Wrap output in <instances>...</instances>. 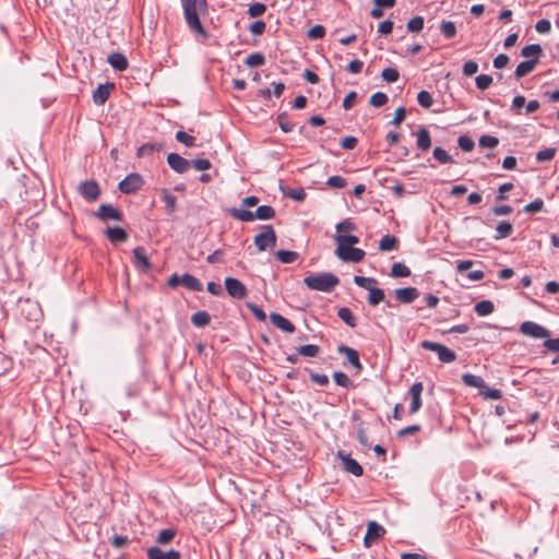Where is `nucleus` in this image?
<instances>
[{
  "label": "nucleus",
  "instance_id": "obj_26",
  "mask_svg": "<svg viewBox=\"0 0 559 559\" xmlns=\"http://www.w3.org/2000/svg\"><path fill=\"white\" fill-rule=\"evenodd\" d=\"M180 280L181 284L192 292H201L203 289L202 283L189 273L181 275Z\"/></svg>",
  "mask_w": 559,
  "mask_h": 559
},
{
  "label": "nucleus",
  "instance_id": "obj_6",
  "mask_svg": "<svg viewBox=\"0 0 559 559\" xmlns=\"http://www.w3.org/2000/svg\"><path fill=\"white\" fill-rule=\"evenodd\" d=\"M144 185V180L140 174L132 173L119 182V190L122 193L131 194L139 191Z\"/></svg>",
  "mask_w": 559,
  "mask_h": 559
},
{
  "label": "nucleus",
  "instance_id": "obj_42",
  "mask_svg": "<svg viewBox=\"0 0 559 559\" xmlns=\"http://www.w3.org/2000/svg\"><path fill=\"white\" fill-rule=\"evenodd\" d=\"M264 62H265V58H264V55L261 52H253V53L249 55L245 60V64L248 66L249 68H255V67L263 66Z\"/></svg>",
  "mask_w": 559,
  "mask_h": 559
},
{
  "label": "nucleus",
  "instance_id": "obj_57",
  "mask_svg": "<svg viewBox=\"0 0 559 559\" xmlns=\"http://www.w3.org/2000/svg\"><path fill=\"white\" fill-rule=\"evenodd\" d=\"M457 144L459 147L464 152H471L475 146L474 141L467 135L459 136Z\"/></svg>",
  "mask_w": 559,
  "mask_h": 559
},
{
  "label": "nucleus",
  "instance_id": "obj_9",
  "mask_svg": "<svg viewBox=\"0 0 559 559\" xmlns=\"http://www.w3.org/2000/svg\"><path fill=\"white\" fill-rule=\"evenodd\" d=\"M519 331L526 336L533 337V338H546L549 337L550 333L549 331L537 324L533 321H525L520 325Z\"/></svg>",
  "mask_w": 559,
  "mask_h": 559
},
{
  "label": "nucleus",
  "instance_id": "obj_7",
  "mask_svg": "<svg viewBox=\"0 0 559 559\" xmlns=\"http://www.w3.org/2000/svg\"><path fill=\"white\" fill-rule=\"evenodd\" d=\"M81 197L87 202H95L100 195V188L95 180H85L78 187Z\"/></svg>",
  "mask_w": 559,
  "mask_h": 559
},
{
  "label": "nucleus",
  "instance_id": "obj_35",
  "mask_svg": "<svg viewBox=\"0 0 559 559\" xmlns=\"http://www.w3.org/2000/svg\"><path fill=\"white\" fill-rule=\"evenodd\" d=\"M495 306L490 300H481L475 305V311L480 317L489 316L493 312Z\"/></svg>",
  "mask_w": 559,
  "mask_h": 559
},
{
  "label": "nucleus",
  "instance_id": "obj_43",
  "mask_svg": "<svg viewBox=\"0 0 559 559\" xmlns=\"http://www.w3.org/2000/svg\"><path fill=\"white\" fill-rule=\"evenodd\" d=\"M432 155L440 164H453L454 163L452 156L449 155L448 152L440 146H437L433 148Z\"/></svg>",
  "mask_w": 559,
  "mask_h": 559
},
{
  "label": "nucleus",
  "instance_id": "obj_47",
  "mask_svg": "<svg viewBox=\"0 0 559 559\" xmlns=\"http://www.w3.org/2000/svg\"><path fill=\"white\" fill-rule=\"evenodd\" d=\"M354 283L361 288L370 290L371 288L374 287L373 285L377 283V280L373 277H365V276L356 275V276H354Z\"/></svg>",
  "mask_w": 559,
  "mask_h": 559
},
{
  "label": "nucleus",
  "instance_id": "obj_31",
  "mask_svg": "<svg viewBox=\"0 0 559 559\" xmlns=\"http://www.w3.org/2000/svg\"><path fill=\"white\" fill-rule=\"evenodd\" d=\"M399 240L395 236L385 235L379 241V249L381 251H392L397 248Z\"/></svg>",
  "mask_w": 559,
  "mask_h": 559
},
{
  "label": "nucleus",
  "instance_id": "obj_20",
  "mask_svg": "<svg viewBox=\"0 0 559 559\" xmlns=\"http://www.w3.org/2000/svg\"><path fill=\"white\" fill-rule=\"evenodd\" d=\"M337 352L341 354H345L347 361L354 366L358 371L362 370V365L359 360V354L356 349L348 347L346 345H341L337 348Z\"/></svg>",
  "mask_w": 559,
  "mask_h": 559
},
{
  "label": "nucleus",
  "instance_id": "obj_3",
  "mask_svg": "<svg viewBox=\"0 0 559 559\" xmlns=\"http://www.w3.org/2000/svg\"><path fill=\"white\" fill-rule=\"evenodd\" d=\"M276 234L271 225H264L260 234L254 237V245L260 251L274 248L276 246Z\"/></svg>",
  "mask_w": 559,
  "mask_h": 559
},
{
  "label": "nucleus",
  "instance_id": "obj_59",
  "mask_svg": "<svg viewBox=\"0 0 559 559\" xmlns=\"http://www.w3.org/2000/svg\"><path fill=\"white\" fill-rule=\"evenodd\" d=\"M543 207H544V201L540 198H537L536 200H534L533 202H531L524 206V212L528 213V214L537 213V212H540L543 210Z\"/></svg>",
  "mask_w": 559,
  "mask_h": 559
},
{
  "label": "nucleus",
  "instance_id": "obj_52",
  "mask_svg": "<svg viewBox=\"0 0 559 559\" xmlns=\"http://www.w3.org/2000/svg\"><path fill=\"white\" fill-rule=\"evenodd\" d=\"M388 100H389V98H388L386 94H384L382 92H377V93L372 94L369 103L371 106L379 108V107L384 106L388 103Z\"/></svg>",
  "mask_w": 559,
  "mask_h": 559
},
{
  "label": "nucleus",
  "instance_id": "obj_15",
  "mask_svg": "<svg viewBox=\"0 0 559 559\" xmlns=\"http://www.w3.org/2000/svg\"><path fill=\"white\" fill-rule=\"evenodd\" d=\"M181 555L178 550H163L157 546L147 549V559H180Z\"/></svg>",
  "mask_w": 559,
  "mask_h": 559
},
{
  "label": "nucleus",
  "instance_id": "obj_44",
  "mask_svg": "<svg viewBox=\"0 0 559 559\" xmlns=\"http://www.w3.org/2000/svg\"><path fill=\"white\" fill-rule=\"evenodd\" d=\"M440 31L445 38H453L456 35L455 23L452 21H443L440 24Z\"/></svg>",
  "mask_w": 559,
  "mask_h": 559
},
{
  "label": "nucleus",
  "instance_id": "obj_50",
  "mask_svg": "<svg viewBox=\"0 0 559 559\" xmlns=\"http://www.w3.org/2000/svg\"><path fill=\"white\" fill-rule=\"evenodd\" d=\"M333 380L334 382L342 386V388H350L353 385L350 379L348 378V376L346 373H344L343 371H335L333 373Z\"/></svg>",
  "mask_w": 559,
  "mask_h": 559
},
{
  "label": "nucleus",
  "instance_id": "obj_58",
  "mask_svg": "<svg viewBox=\"0 0 559 559\" xmlns=\"http://www.w3.org/2000/svg\"><path fill=\"white\" fill-rule=\"evenodd\" d=\"M265 11H266L265 4H263L261 2H254V3L250 4V7L248 9V14L251 17H258V16H261Z\"/></svg>",
  "mask_w": 559,
  "mask_h": 559
},
{
  "label": "nucleus",
  "instance_id": "obj_16",
  "mask_svg": "<svg viewBox=\"0 0 559 559\" xmlns=\"http://www.w3.org/2000/svg\"><path fill=\"white\" fill-rule=\"evenodd\" d=\"M115 88L112 83L99 84L93 92V102L96 105H104L110 96L111 91Z\"/></svg>",
  "mask_w": 559,
  "mask_h": 559
},
{
  "label": "nucleus",
  "instance_id": "obj_27",
  "mask_svg": "<svg viewBox=\"0 0 559 559\" xmlns=\"http://www.w3.org/2000/svg\"><path fill=\"white\" fill-rule=\"evenodd\" d=\"M543 50L540 45L538 44H531L522 48L521 56L528 59H536L537 62L539 61V57L542 56Z\"/></svg>",
  "mask_w": 559,
  "mask_h": 559
},
{
  "label": "nucleus",
  "instance_id": "obj_49",
  "mask_svg": "<svg viewBox=\"0 0 559 559\" xmlns=\"http://www.w3.org/2000/svg\"><path fill=\"white\" fill-rule=\"evenodd\" d=\"M479 146L484 148H495L499 144V139L493 135L485 134L479 138Z\"/></svg>",
  "mask_w": 559,
  "mask_h": 559
},
{
  "label": "nucleus",
  "instance_id": "obj_40",
  "mask_svg": "<svg viewBox=\"0 0 559 559\" xmlns=\"http://www.w3.org/2000/svg\"><path fill=\"white\" fill-rule=\"evenodd\" d=\"M384 300V292L381 288L373 287L369 290L368 304L370 306H377Z\"/></svg>",
  "mask_w": 559,
  "mask_h": 559
},
{
  "label": "nucleus",
  "instance_id": "obj_46",
  "mask_svg": "<svg viewBox=\"0 0 559 559\" xmlns=\"http://www.w3.org/2000/svg\"><path fill=\"white\" fill-rule=\"evenodd\" d=\"M277 123L281 130L285 133L292 132L294 130L295 124L290 121L287 114L283 112L277 116Z\"/></svg>",
  "mask_w": 559,
  "mask_h": 559
},
{
  "label": "nucleus",
  "instance_id": "obj_62",
  "mask_svg": "<svg viewBox=\"0 0 559 559\" xmlns=\"http://www.w3.org/2000/svg\"><path fill=\"white\" fill-rule=\"evenodd\" d=\"M406 114H407V111H406L405 107L401 106V107L396 108V110L394 112V117L390 123L392 126L399 127L404 121Z\"/></svg>",
  "mask_w": 559,
  "mask_h": 559
},
{
  "label": "nucleus",
  "instance_id": "obj_64",
  "mask_svg": "<svg viewBox=\"0 0 559 559\" xmlns=\"http://www.w3.org/2000/svg\"><path fill=\"white\" fill-rule=\"evenodd\" d=\"M309 376H310L311 381L320 386H325L329 384L330 380L326 374L310 371Z\"/></svg>",
  "mask_w": 559,
  "mask_h": 559
},
{
  "label": "nucleus",
  "instance_id": "obj_54",
  "mask_svg": "<svg viewBox=\"0 0 559 559\" xmlns=\"http://www.w3.org/2000/svg\"><path fill=\"white\" fill-rule=\"evenodd\" d=\"M381 76L388 83H394L399 80L400 73L394 68H385V69H383Z\"/></svg>",
  "mask_w": 559,
  "mask_h": 559
},
{
  "label": "nucleus",
  "instance_id": "obj_33",
  "mask_svg": "<svg viewBox=\"0 0 559 559\" xmlns=\"http://www.w3.org/2000/svg\"><path fill=\"white\" fill-rule=\"evenodd\" d=\"M230 215L241 222H252L254 221V214L253 212L245 209H231L229 211Z\"/></svg>",
  "mask_w": 559,
  "mask_h": 559
},
{
  "label": "nucleus",
  "instance_id": "obj_45",
  "mask_svg": "<svg viewBox=\"0 0 559 559\" xmlns=\"http://www.w3.org/2000/svg\"><path fill=\"white\" fill-rule=\"evenodd\" d=\"M411 274V270L403 263L396 262L391 267L390 275L393 277H406Z\"/></svg>",
  "mask_w": 559,
  "mask_h": 559
},
{
  "label": "nucleus",
  "instance_id": "obj_32",
  "mask_svg": "<svg viewBox=\"0 0 559 559\" xmlns=\"http://www.w3.org/2000/svg\"><path fill=\"white\" fill-rule=\"evenodd\" d=\"M254 219H272L275 216V210L270 205H261L254 212Z\"/></svg>",
  "mask_w": 559,
  "mask_h": 559
},
{
  "label": "nucleus",
  "instance_id": "obj_61",
  "mask_svg": "<svg viewBox=\"0 0 559 559\" xmlns=\"http://www.w3.org/2000/svg\"><path fill=\"white\" fill-rule=\"evenodd\" d=\"M325 35L324 26L317 24L308 31V37L310 39H321Z\"/></svg>",
  "mask_w": 559,
  "mask_h": 559
},
{
  "label": "nucleus",
  "instance_id": "obj_63",
  "mask_svg": "<svg viewBox=\"0 0 559 559\" xmlns=\"http://www.w3.org/2000/svg\"><path fill=\"white\" fill-rule=\"evenodd\" d=\"M326 185L331 188L342 189L346 187L347 181L341 176H332L328 179Z\"/></svg>",
  "mask_w": 559,
  "mask_h": 559
},
{
  "label": "nucleus",
  "instance_id": "obj_14",
  "mask_svg": "<svg viewBox=\"0 0 559 559\" xmlns=\"http://www.w3.org/2000/svg\"><path fill=\"white\" fill-rule=\"evenodd\" d=\"M385 534V528L374 521L368 523L367 533L364 538L366 547H370L371 543Z\"/></svg>",
  "mask_w": 559,
  "mask_h": 559
},
{
  "label": "nucleus",
  "instance_id": "obj_18",
  "mask_svg": "<svg viewBox=\"0 0 559 559\" xmlns=\"http://www.w3.org/2000/svg\"><path fill=\"white\" fill-rule=\"evenodd\" d=\"M133 264L140 271L150 270L151 263L143 247H136L133 249Z\"/></svg>",
  "mask_w": 559,
  "mask_h": 559
},
{
  "label": "nucleus",
  "instance_id": "obj_21",
  "mask_svg": "<svg viewBox=\"0 0 559 559\" xmlns=\"http://www.w3.org/2000/svg\"><path fill=\"white\" fill-rule=\"evenodd\" d=\"M105 235L112 243H120L128 240V233L121 227H108Z\"/></svg>",
  "mask_w": 559,
  "mask_h": 559
},
{
  "label": "nucleus",
  "instance_id": "obj_38",
  "mask_svg": "<svg viewBox=\"0 0 559 559\" xmlns=\"http://www.w3.org/2000/svg\"><path fill=\"white\" fill-rule=\"evenodd\" d=\"M275 255L282 263L285 264L294 263L299 257L298 252L288 250H278L276 251Z\"/></svg>",
  "mask_w": 559,
  "mask_h": 559
},
{
  "label": "nucleus",
  "instance_id": "obj_10",
  "mask_svg": "<svg viewBox=\"0 0 559 559\" xmlns=\"http://www.w3.org/2000/svg\"><path fill=\"white\" fill-rule=\"evenodd\" d=\"M336 456L340 459L343 469L347 473L353 474L356 477H359L364 474L362 466L349 454L340 450Z\"/></svg>",
  "mask_w": 559,
  "mask_h": 559
},
{
  "label": "nucleus",
  "instance_id": "obj_36",
  "mask_svg": "<svg viewBox=\"0 0 559 559\" xmlns=\"http://www.w3.org/2000/svg\"><path fill=\"white\" fill-rule=\"evenodd\" d=\"M497 235L495 236L496 240L503 239L509 237L513 231V226L509 222H500L496 228Z\"/></svg>",
  "mask_w": 559,
  "mask_h": 559
},
{
  "label": "nucleus",
  "instance_id": "obj_24",
  "mask_svg": "<svg viewBox=\"0 0 559 559\" xmlns=\"http://www.w3.org/2000/svg\"><path fill=\"white\" fill-rule=\"evenodd\" d=\"M107 61L115 70L118 71H124L129 66L126 56L120 52H112L108 56Z\"/></svg>",
  "mask_w": 559,
  "mask_h": 559
},
{
  "label": "nucleus",
  "instance_id": "obj_17",
  "mask_svg": "<svg viewBox=\"0 0 559 559\" xmlns=\"http://www.w3.org/2000/svg\"><path fill=\"white\" fill-rule=\"evenodd\" d=\"M394 294L402 304H411L419 297V290L416 287L397 288Z\"/></svg>",
  "mask_w": 559,
  "mask_h": 559
},
{
  "label": "nucleus",
  "instance_id": "obj_12",
  "mask_svg": "<svg viewBox=\"0 0 559 559\" xmlns=\"http://www.w3.org/2000/svg\"><path fill=\"white\" fill-rule=\"evenodd\" d=\"M167 163L169 167L178 174L187 173L191 166L190 160L183 158L177 153H169L167 156Z\"/></svg>",
  "mask_w": 559,
  "mask_h": 559
},
{
  "label": "nucleus",
  "instance_id": "obj_34",
  "mask_svg": "<svg viewBox=\"0 0 559 559\" xmlns=\"http://www.w3.org/2000/svg\"><path fill=\"white\" fill-rule=\"evenodd\" d=\"M462 380L466 385H468L471 388H477V389L485 388V381L479 376H475L472 373H464L462 376Z\"/></svg>",
  "mask_w": 559,
  "mask_h": 559
},
{
  "label": "nucleus",
  "instance_id": "obj_56",
  "mask_svg": "<svg viewBox=\"0 0 559 559\" xmlns=\"http://www.w3.org/2000/svg\"><path fill=\"white\" fill-rule=\"evenodd\" d=\"M475 82L477 88H479L480 91H485L491 85L492 78L488 74H479L478 76H476Z\"/></svg>",
  "mask_w": 559,
  "mask_h": 559
},
{
  "label": "nucleus",
  "instance_id": "obj_41",
  "mask_svg": "<svg viewBox=\"0 0 559 559\" xmlns=\"http://www.w3.org/2000/svg\"><path fill=\"white\" fill-rule=\"evenodd\" d=\"M175 536L176 531L174 528L162 530L156 537V543L159 545H167L174 539Z\"/></svg>",
  "mask_w": 559,
  "mask_h": 559
},
{
  "label": "nucleus",
  "instance_id": "obj_11",
  "mask_svg": "<svg viewBox=\"0 0 559 559\" xmlns=\"http://www.w3.org/2000/svg\"><path fill=\"white\" fill-rule=\"evenodd\" d=\"M97 218L103 222L107 221H117L121 222L123 219V214L120 210L115 207L111 204H100L97 212L94 214Z\"/></svg>",
  "mask_w": 559,
  "mask_h": 559
},
{
  "label": "nucleus",
  "instance_id": "obj_51",
  "mask_svg": "<svg viewBox=\"0 0 559 559\" xmlns=\"http://www.w3.org/2000/svg\"><path fill=\"white\" fill-rule=\"evenodd\" d=\"M556 148L555 147H547L544 148L536 154V160L538 163L549 162L556 155Z\"/></svg>",
  "mask_w": 559,
  "mask_h": 559
},
{
  "label": "nucleus",
  "instance_id": "obj_4",
  "mask_svg": "<svg viewBox=\"0 0 559 559\" xmlns=\"http://www.w3.org/2000/svg\"><path fill=\"white\" fill-rule=\"evenodd\" d=\"M421 347L437 353L439 360L442 362L449 364L456 359V354L440 343L424 341L421 342Z\"/></svg>",
  "mask_w": 559,
  "mask_h": 559
},
{
  "label": "nucleus",
  "instance_id": "obj_13",
  "mask_svg": "<svg viewBox=\"0 0 559 559\" xmlns=\"http://www.w3.org/2000/svg\"><path fill=\"white\" fill-rule=\"evenodd\" d=\"M424 385L421 382H415L409 389V395L412 397L409 405V414L417 413L421 407V393Z\"/></svg>",
  "mask_w": 559,
  "mask_h": 559
},
{
  "label": "nucleus",
  "instance_id": "obj_5",
  "mask_svg": "<svg viewBox=\"0 0 559 559\" xmlns=\"http://www.w3.org/2000/svg\"><path fill=\"white\" fill-rule=\"evenodd\" d=\"M335 254L344 262L358 263L361 262L366 252L360 248L355 247H336Z\"/></svg>",
  "mask_w": 559,
  "mask_h": 559
},
{
  "label": "nucleus",
  "instance_id": "obj_30",
  "mask_svg": "<svg viewBox=\"0 0 559 559\" xmlns=\"http://www.w3.org/2000/svg\"><path fill=\"white\" fill-rule=\"evenodd\" d=\"M211 322V316L209 312L202 310L191 316V323L197 328H204Z\"/></svg>",
  "mask_w": 559,
  "mask_h": 559
},
{
  "label": "nucleus",
  "instance_id": "obj_55",
  "mask_svg": "<svg viewBox=\"0 0 559 559\" xmlns=\"http://www.w3.org/2000/svg\"><path fill=\"white\" fill-rule=\"evenodd\" d=\"M417 102L424 108H429L432 105V96L427 91H420L417 94Z\"/></svg>",
  "mask_w": 559,
  "mask_h": 559
},
{
  "label": "nucleus",
  "instance_id": "obj_53",
  "mask_svg": "<svg viewBox=\"0 0 559 559\" xmlns=\"http://www.w3.org/2000/svg\"><path fill=\"white\" fill-rule=\"evenodd\" d=\"M176 140L188 147H192L195 145V138L186 133L185 131H177Z\"/></svg>",
  "mask_w": 559,
  "mask_h": 559
},
{
  "label": "nucleus",
  "instance_id": "obj_2",
  "mask_svg": "<svg viewBox=\"0 0 559 559\" xmlns=\"http://www.w3.org/2000/svg\"><path fill=\"white\" fill-rule=\"evenodd\" d=\"M338 282L340 280L337 276L326 272L312 274L304 278V283L308 288L323 293L332 292Z\"/></svg>",
  "mask_w": 559,
  "mask_h": 559
},
{
  "label": "nucleus",
  "instance_id": "obj_25",
  "mask_svg": "<svg viewBox=\"0 0 559 559\" xmlns=\"http://www.w3.org/2000/svg\"><path fill=\"white\" fill-rule=\"evenodd\" d=\"M162 150V143H145L138 148L136 156L139 158L148 157L152 156L155 152H159Z\"/></svg>",
  "mask_w": 559,
  "mask_h": 559
},
{
  "label": "nucleus",
  "instance_id": "obj_29",
  "mask_svg": "<svg viewBox=\"0 0 559 559\" xmlns=\"http://www.w3.org/2000/svg\"><path fill=\"white\" fill-rule=\"evenodd\" d=\"M333 238L337 247H354V245L359 242L358 237L354 235L335 234Z\"/></svg>",
  "mask_w": 559,
  "mask_h": 559
},
{
  "label": "nucleus",
  "instance_id": "obj_19",
  "mask_svg": "<svg viewBox=\"0 0 559 559\" xmlns=\"http://www.w3.org/2000/svg\"><path fill=\"white\" fill-rule=\"evenodd\" d=\"M270 321L274 326L282 330L283 332L294 333L296 330L295 325L280 313L272 312L270 314Z\"/></svg>",
  "mask_w": 559,
  "mask_h": 559
},
{
  "label": "nucleus",
  "instance_id": "obj_37",
  "mask_svg": "<svg viewBox=\"0 0 559 559\" xmlns=\"http://www.w3.org/2000/svg\"><path fill=\"white\" fill-rule=\"evenodd\" d=\"M337 316L348 326H350V328L356 326V324H357L356 318L354 317V314L349 308H346V307L340 308L337 311Z\"/></svg>",
  "mask_w": 559,
  "mask_h": 559
},
{
  "label": "nucleus",
  "instance_id": "obj_23",
  "mask_svg": "<svg viewBox=\"0 0 559 559\" xmlns=\"http://www.w3.org/2000/svg\"><path fill=\"white\" fill-rule=\"evenodd\" d=\"M416 145L420 151H428L431 146V136L425 127H420L416 133Z\"/></svg>",
  "mask_w": 559,
  "mask_h": 559
},
{
  "label": "nucleus",
  "instance_id": "obj_60",
  "mask_svg": "<svg viewBox=\"0 0 559 559\" xmlns=\"http://www.w3.org/2000/svg\"><path fill=\"white\" fill-rule=\"evenodd\" d=\"M247 308L252 312L257 320L264 322L266 320V313L255 304L247 302Z\"/></svg>",
  "mask_w": 559,
  "mask_h": 559
},
{
  "label": "nucleus",
  "instance_id": "obj_1",
  "mask_svg": "<svg viewBox=\"0 0 559 559\" xmlns=\"http://www.w3.org/2000/svg\"><path fill=\"white\" fill-rule=\"evenodd\" d=\"M182 7L185 20L190 29L206 37L207 34L199 19V13L206 10V0H182Z\"/></svg>",
  "mask_w": 559,
  "mask_h": 559
},
{
  "label": "nucleus",
  "instance_id": "obj_39",
  "mask_svg": "<svg viewBox=\"0 0 559 559\" xmlns=\"http://www.w3.org/2000/svg\"><path fill=\"white\" fill-rule=\"evenodd\" d=\"M320 353V347L314 344L301 345L297 347V354L305 357H317Z\"/></svg>",
  "mask_w": 559,
  "mask_h": 559
},
{
  "label": "nucleus",
  "instance_id": "obj_8",
  "mask_svg": "<svg viewBox=\"0 0 559 559\" xmlns=\"http://www.w3.org/2000/svg\"><path fill=\"white\" fill-rule=\"evenodd\" d=\"M227 294L235 299H243L248 295V289L243 283L235 277H226L224 281Z\"/></svg>",
  "mask_w": 559,
  "mask_h": 559
},
{
  "label": "nucleus",
  "instance_id": "obj_28",
  "mask_svg": "<svg viewBox=\"0 0 559 559\" xmlns=\"http://www.w3.org/2000/svg\"><path fill=\"white\" fill-rule=\"evenodd\" d=\"M162 200L166 205V211L169 215L174 214L177 210V199L167 189L162 190Z\"/></svg>",
  "mask_w": 559,
  "mask_h": 559
},
{
  "label": "nucleus",
  "instance_id": "obj_22",
  "mask_svg": "<svg viewBox=\"0 0 559 559\" xmlns=\"http://www.w3.org/2000/svg\"><path fill=\"white\" fill-rule=\"evenodd\" d=\"M536 66H537L536 59H527L525 61L520 62L514 72L515 79L520 80V79L524 78L525 75L531 73L535 69Z\"/></svg>",
  "mask_w": 559,
  "mask_h": 559
},
{
  "label": "nucleus",
  "instance_id": "obj_48",
  "mask_svg": "<svg viewBox=\"0 0 559 559\" xmlns=\"http://www.w3.org/2000/svg\"><path fill=\"white\" fill-rule=\"evenodd\" d=\"M424 17L417 15L407 22L406 28L408 32L418 33L424 28Z\"/></svg>",
  "mask_w": 559,
  "mask_h": 559
}]
</instances>
